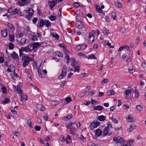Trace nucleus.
<instances>
[{
    "label": "nucleus",
    "instance_id": "57",
    "mask_svg": "<svg viewBox=\"0 0 146 146\" xmlns=\"http://www.w3.org/2000/svg\"><path fill=\"white\" fill-rule=\"evenodd\" d=\"M103 33L105 35H108L110 33L109 31L108 30H105L103 31Z\"/></svg>",
    "mask_w": 146,
    "mask_h": 146
},
{
    "label": "nucleus",
    "instance_id": "3",
    "mask_svg": "<svg viewBox=\"0 0 146 146\" xmlns=\"http://www.w3.org/2000/svg\"><path fill=\"white\" fill-rule=\"evenodd\" d=\"M100 123L97 121H94L90 124L91 129H93L94 128H96L100 125Z\"/></svg>",
    "mask_w": 146,
    "mask_h": 146
},
{
    "label": "nucleus",
    "instance_id": "41",
    "mask_svg": "<svg viewBox=\"0 0 146 146\" xmlns=\"http://www.w3.org/2000/svg\"><path fill=\"white\" fill-rule=\"evenodd\" d=\"M9 40L12 42L14 39V36L13 35H9Z\"/></svg>",
    "mask_w": 146,
    "mask_h": 146
},
{
    "label": "nucleus",
    "instance_id": "37",
    "mask_svg": "<svg viewBox=\"0 0 146 146\" xmlns=\"http://www.w3.org/2000/svg\"><path fill=\"white\" fill-rule=\"evenodd\" d=\"M55 53H56L58 54V57H60L61 58H63V55L62 53L60 52V51H57L56 52H55Z\"/></svg>",
    "mask_w": 146,
    "mask_h": 146
},
{
    "label": "nucleus",
    "instance_id": "61",
    "mask_svg": "<svg viewBox=\"0 0 146 146\" xmlns=\"http://www.w3.org/2000/svg\"><path fill=\"white\" fill-rule=\"evenodd\" d=\"M29 58V56H22V59L23 60H28V58Z\"/></svg>",
    "mask_w": 146,
    "mask_h": 146
},
{
    "label": "nucleus",
    "instance_id": "21",
    "mask_svg": "<svg viewBox=\"0 0 146 146\" xmlns=\"http://www.w3.org/2000/svg\"><path fill=\"white\" fill-rule=\"evenodd\" d=\"M73 116L72 114L69 115L67 116H65L63 118H64L63 119H64L65 121H68L70 119L72 118Z\"/></svg>",
    "mask_w": 146,
    "mask_h": 146
},
{
    "label": "nucleus",
    "instance_id": "10",
    "mask_svg": "<svg viewBox=\"0 0 146 146\" xmlns=\"http://www.w3.org/2000/svg\"><path fill=\"white\" fill-rule=\"evenodd\" d=\"M11 56L14 60H15L17 59L18 60L19 59L18 55L15 52H13V54L11 55Z\"/></svg>",
    "mask_w": 146,
    "mask_h": 146
},
{
    "label": "nucleus",
    "instance_id": "25",
    "mask_svg": "<svg viewBox=\"0 0 146 146\" xmlns=\"http://www.w3.org/2000/svg\"><path fill=\"white\" fill-rule=\"evenodd\" d=\"M45 25L47 28H48L49 27H51V23L50 22V21L49 20H46Z\"/></svg>",
    "mask_w": 146,
    "mask_h": 146
},
{
    "label": "nucleus",
    "instance_id": "62",
    "mask_svg": "<svg viewBox=\"0 0 146 146\" xmlns=\"http://www.w3.org/2000/svg\"><path fill=\"white\" fill-rule=\"evenodd\" d=\"M66 127L68 129H71L72 127V126L69 123V124L66 125Z\"/></svg>",
    "mask_w": 146,
    "mask_h": 146
},
{
    "label": "nucleus",
    "instance_id": "55",
    "mask_svg": "<svg viewBox=\"0 0 146 146\" xmlns=\"http://www.w3.org/2000/svg\"><path fill=\"white\" fill-rule=\"evenodd\" d=\"M9 67L11 68V70H12V71H15V68L13 65H10L9 66Z\"/></svg>",
    "mask_w": 146,
    "mask_h": 146
},
{
    "label": "nucleus",
    "instance_id": "19",
    "mask_svg": "<svg viewBox=\"0 0 146 146\" xmlns=\"http://www.w3.org/2000/svg\"><path fill=\"white\" fill-rule=\"evenodd\" d=\"M30 46L31 47L32 45L31 44L27 45L26 47H24L25 48V51L26 52H28V51L31 52L32 50L30 48Z\"/></svg>",
    "mask_w": 146,
    "mask_h": 146
},
{
    "label": "nucleus",
    "instance_id": "13",
    "mask_svg": "<svg viewBox=\"0 0 146 146\" xmlns=\"http://www.w3.org/2000/svg\"><path fill=\"white\" fill-rule=\"evenodd\" d=\"M109 126L106 127H105L103 130V132L105 134V136H106L108 134V133L109 132Z\"/></svg>",
    "mask_w": 146,
    "mask_h": 146
},
{
    "label": "nucleus",
    "instance_id": "38",
    "mask_svg": "<svg viewBox=\"0 0 146 146\" xmlns=\"http://www.w3.org/2000/svg\"><path fill=\"white\" fill-rule=\"evenodd\" d=\"M14 47V44L11 42H10L9 43V47L10 50H13Z\"/></svg>",
    "mask_w": 146,
    "mask_h": 146
},
{
    "label": "nucleus",
    "instance_id": "9",
    "mask_svg": "<svg viewBox=\"0 0 146 146\" xmlns=\"http://www.w3.org/2000/svg\"><path fill=\"white\" fill-rule=\"evenodd\" d=\"M72 63L71 64V66L73 67H75V66H78V62L76 60H75L74 58H72Z\"/></svg>",
    "mask_w": 146,
    "mask_h": 146
},
{
    "label": "nucleus",
    "instance_id": "46",
    "mask_svg": "<svg viewBox=\"0 0 146 146\" xmlns=\"http://www.w3.org/2000/svg\"><path fill=\"white\" fill-rule=\"evenodd\" d=\"M108 79L106 78L102 80L101 83L102 84H104L105 83H107L108 82Z\"/></svg>",
    "mask_w": 146,
    "mask_h": 146
},
{
    "label": "nucleus",
    "instance_id": "30",
    "mask_svg": "<svg viewBox=\"0 0 146 146\" xmlns=\"http://www.w3.org/2000/svg\"><path fill=\"white\" fill-rule=\"evenodd\" d=\"M135 98H137L139 97V91H138V90L136 89V87H135Z\"/></svg>",
    "mask_w": 146,
    "mask_h": 146
},
{
    "label": "nucleus",
    "instance_id": "45",
    "mask_svg": "<svg viewBox=\"0 0 146 146\" xmlns=\"http://www.w3.org/2000/svg\"><path fill=\"white\" fill-rule=\"evenodd\" d=\"M128 141L129 146H132L133 142L134 141V140L133 139H131L129 140Z\"/></svg>",
    "mask_w": 146,
    "mask_h": 146
},
{
    "label": "nucleus",
    "instance_id": "54",
    "mask_svg": "<svg viewBox=\"0 0 146 146\" xmlns=\"http://www.w3.org/2000/svg\"><path fill=\"white\" fill-rule=\"evenodd\" d=\"M58 45L59 47H61L62 48H63V49H64V47H65V46L64 43H62V44L59 43L58 44Z\"/></svg>",
    "mask_w": 146,
    "mask_h": 146
},
{
    "label": "nucleus",
    "instance_id": "51",
    "mask_svg": "<svg viewBox=\"0 0 146 146\" xmlns=\"http://www.w3.org/2000/svg\"><path fill=\"white\" fill-rule=\"evenodd\" d=\"M131 90H128L126 91L125 94L126 95L128 96L129 94L131 93Z\"/></svg>",
    "mask_w": 146,
    "mask_h": 146
},
{
    "label": "nucleus",
    "instance_id": "6",
    "mask_svg": "<svg viewBox=\"0 0 146 146\" xmlns=\"http://www.w3.org/2000/svg\"><path fill=\"white\" fill-rule=\"evenodd\" d=\"M102 132L100 129H97L95 131V134L96 135L94 136L95 137H94V138H97V136L100 137L102 135Z\"/></svg>",
    "mask_w": 146,
    "mask_h": 146
},
{
    "label": "nucleus",
    "instance_id": "5",
    "mask_svg": "<svg viewBox=\"0 0 146 146\" xmlns=\"http://www.w3.org/2000/svg\"><path fill=\"white\" fill-rule=\"evenodd\" d=\"M36 106L37 109L40 111H44L46 110L45 107L41 104H37Z\"/></svg>",
    "mask_w": 146,
    "mask_h": 146
},
{
    "label": "nucleus",
    "instance_id": "31",
    "mask_svg": "<svg viewBox=\"0 0 146 146\" xmlns=\"http://www.w3.org/2000/svg\"><path fill=\"white\" fill-rule=\"evenodd\" d=\"M52 36L55 38L56 39H58L59 38V36L55 32H53L52 33Z\"/></svg>",
    "mask_w": 146,
    "mask_h": 146
},
{
    "label": "nucleus",
    "instance_id": "35",
    "mask_svg": "<svg viewBox=\"0 0 146 146\" xmlns=\"http://www.w3.org/2000/svg\"><path fill=\"white\" fill-rule=\"evenodd\" d=\"M74 68V72H79V71L80 70V67L79 66H75V67H73Z\"/></svg>",
    "mask_w": 146,
    "mask_h": 146
},
{
    "label": "nucleus",
    "instance_id": "18",
    "mask_svg": "<svg viewBox=\"0 0 146 146\" xmlns=\"http://www.w3.org/2000/svg\"><path fill=\"white\" fill-rule=\"evenodd\" d=\"M114 3L115 6L119 8H121L122 7L121 2L116 1L114 2Z\"/></svg>",
    "mask_w": 146,
    "mask_h": 146
},
{
    "label": "nucleus",
    "instance_id": "60",
    "mask_svg": "<svg viewBox=\"0 0 146 146\" xmlns=\"http://www.w3.org/2000/svg\"><path fill=\"white\" fill-rule=\"evenodd\" d=\"M78 139H80V140L82 141H84V139H85V138H84L83 135H81L80 136V137H78Z\"/></svg>",
    "mask_w": 146,
    "mask_h": 146
},
{
    "label": "nucleus",
    "instance_id": "23",
    "mask_svg": "<svg viewBox=\"0 0 146 146\" xmlns=\"http://www.w3.org/2000/svg\"><path fill=\"white\" fill-rule=\"evenodd\" d=\"M86 58H87V57H86ZM87 58L88 59H97V58L93 54H92L91 55H88Z\"/></svg>",
    "mask_w": 146,
    "mask_h": 146
},
{
    "label": "nucleus",
    "instance_id": "49",
    "mask_svg": "<svg viewBox=\"0 0 146 146\" xmlns=\"http://www.w3.org/2000/svg\"><path fill=\"white\" fill-rule=\"evenodd\" d=\"M74 7H77L80 6V4L79 3L75 2L74 3Z\"/></svg>",
    "mask_w": 146,
    "mask_h": 146
},
{
    "label": "nucleus",
    "instance_id": "4",
    "mask_svg": "<svg viewBox=\"0 0 146 146\" xmlns=\"http://www.w3.org/2000/svg\"><path fill=\"white\" fill-rule=\"evenodd\" d=\"M113 140L117 143H124L123 138L119 136H118L117 137H114Z\"/></svg>",
    "mask_w": 146,
    "mask_h": 146
},
{
    "label": "nucleus",
    "instance_id": "7",
    "mask_svg": "<svg viewBox=\"0 0 146 146\" xmlns=\"http://www.w3.org/2000/svg\"><path fill=\"white\" fill-rule=\"evenodd\" d=\"M48 4L50 9H52L55 5L56 2L55 1V0H52L51 1H49Z\"/></svg>",
    "mask_w": 146,
    "mask_h": 146
},
{
    "label": "nucleus",
    "instance_id": "52",
    "mask_svg": "<svg viewBox=\"0 0 146 146\" xmlns=\"http://www.w3.org/2000/svg\"><path fill=\"white\" fill-rule=\"evenodd\" d=\"M18 12V10L17 9V8L15 9L13 12V14L14 15L16 14Z\"/></svg>",
    "mask_w": 146,
    "mask_h": 146
},
{
    "label": "nucleus",
    "instance_id": "14",
    "mask_svg": "<svg viewBox=\"0 0 146 146\" xmlns=\"http://www.w3.org/2000/svg\"><path fill=\"white\" fill-rule=\"evenodd\" d=\"M136 127L137 126L136 125L132 124L130 126V127L128 128L127 130L129 132H131L134 129H135Z\"/></svg>",
    "mask_w": 146,
    "mask_h": 146
},
{
    "label": "nucleus",
    "instance_id": "29",
    "mask_svg": "<svg viewBox=\"0 0 146 146\" xmlns=\"http://www.w3.org/2000/svg\"><path fill=\"white\" fill-rule=\"evenodd\" d=\"M70 131L72 135H76V133L75 131V128L74 127H72L71 129H70Z\"/></svg>",
    "mask_w": 146,
    "mask_h": 146
},
{
    "label": "nucleus",
    "instance_id": "48",
    "mask_svg": "<svg viewBox=\"0 0 146 146\" xmlns=\"http://www.w3.org/2000/svg\"><path fill=\"white\" fill-rule=\"evenodd\" d=\"M26 120L27 121V123L28 125H29L30 123H31V121L30 119H29V118L27 117L26 118Z\"/></svg>",
    "mask_w": 146,
    "mask_h": 146
},
{
    "label": "nucleus",
    "instance_id": "1",
    "mask_svg": "<svg viewBox=\"0 0 146 146\" xmlns=\"http://www.w3.org/2000/svg\"><path fill=\"white\" fill-rule=\"evenodd\" d=\"M30 8H29L25 10L23 13H24L23 15L21 14V16H25L29 20H31V16L30 15Z\"/></svg>",
    "mask_w": 146,
    "mask_h": 146
},
{
    "label": "nucleus",
    "instance_id": "27",
    "mask_svg": "<svg viewBox=\"0 0 146 146\" xmlns=\"http://www.w3.org/2000/svg\"><path fill=\"white\" fill-rule=\"evenodd\" d=\"M23 60L24 61L23 64V66L24 67H25L26 66L28 65L29 62V60Z\"/></svg>",
    "mask_w": 146,
    "mask_h": 146
},
{
    "label": "nucleus",
    "instance_id": "20",
    "mask_svg": "<svg viewBox=\"0 0 146 146\" xmlns=\"http://www.w3.org/2000/svg\"><path fill=\"white\" fill-rule=\"evenodd\" d=\"M2 35L4 37H6L7 35V30L6 29L2 30L1 31Z\"/></svg>",
    "mask_w": 146,
    "mask_h": 146
},
{
    "label": "nucleus",
    "instance_id": "50",
    "mask_svg": "<svg viewBox=\"0 0 146 146\" xmlns=\"http://www.w3.org/2000/svg\"><path fill=\"white\" fill-rule=\"evenodd\" d=\"M52 106H54L57 104V102L55 101H53L51 103Z\"/></svg>",
    "mask_w": 146,
    "mask_h": 146
},
{
    "label": "nucleus",
    "instance_id": "8",
    "mask_svg": "<svg viewBox=\"0 0 146 146\" xmlns=\"http://www.w3.org/2000/svg\"><path fill=\"white\" fill-rule=\"evenodd\" d=\"M89 38H90V40L89 41V43H92L94 41V37L92 33H91L90 32H89Z\"/></svg>",
    "mask_w": 146,
    "mask_h": 146
},
{
    "label": "nucleus",
    "instance_id": "32",
    "mask_svg": "<svg viewBox=\"0 0 146 146\" xmlns=\"http://www.w3.org/2000/svg\"><path fill=\"white\" fill-rule=\"evenodd\" d=\"M26 40L25 38H22L20 42V44L21 45H24L26 42Z\"/></svg>",
    "mask_w": 146,
    "mask_h": 146
},
{
    "label": "nucleus",
    "instance_id": "33",
    "mask_svg": "<svg viewBox=\"0 0 146 146\" xmlns=\"http://www.w3.org/2000/svg\"><path fill=\"white\" fill-rule=\"evenodd\" d=\"M56 16L52 15H50L49 18V19L52 21L55 20L56 19Z\"/></svg>",
    "mask_w": 146,
    "mask_h": 146
},
{
    "label": "nucleus",
    "instance_id": "17",
    "mask_svg": "<svg viewBox=\"0 0 146 146\" xmlns=\"http://www.w3.org/2000/svg\"><path fill=\"white\" fill-rule=\"evenodd\" d=\"M107 94L108 96H111L115 94V92L113 90H110L108 91L107 92Z\"/></svg>",
    "mask_w": 146,
    "mask_h": 146
},
{
    "label": "nucleus",
    "instance_id": "26",
    "mask_svg": "<svg viewBox=\"0 0 146 146\" xmlns=\"http://www.w3.org/2000/svg\"><path fill=\"white\" fill-rule=\"evenodd\" d=\"M10 101V100L9 98L7 97L4 100V101L2 103L3 104H5L9 102Z\"/></svg>",
    "mask_w": 146,
    "mask_h": 146
},
{
    "label": "nucleus",
    "instance_id": "15",
    "mask_svg": "<svg viewBox=\"0 0 146 146\" xmlns=\"http://www.w3.org/2000/svg\"><path fill=\"white\" fill-rule=\"evenodd\" d=\"M93 109L94 110H98L99 111H101L102 110L103 108V106H101L100 105L98 106L95 107L94 106H93Z\"/></svg>",
    "mask_w": 146,
    "mask_h": 146
},
{
    "label": "nucleus",
    "instance_id": "53",
    "mask_svg": "<svg viewBox=\"0 0 146 146\" xmlns=\"http://www.w3.org/2000/svg\"><path fill=\"white\" fill-rule=\"evenodd\" d=\"M140 39L139 38V37L138 36L136 39L135 42L137 44H138L140 42Z\"/></svg>",
    "mask_w": 146,
    "mask_h": 146
},
{
    "label": "nucleus",
    "instance_id": "42",
    "mask_svg": "<svg viewBox=\"0 0 146 146\" xmlns=\"http://www.w3.org/2000/svg\"><path fill=\"white\" fill-rule=\"evenodd\" d=\"M41 127L40 126L37 125L35 126L34 127V129L38 131H40L41 129Z\"/></svg>",
    "mask_w": 146,
    "mask_h": 146
},
{
    "label": "nucleus",
    "instance_id": "40",
    "mask_svg": "<svg viewBox=\"0 0 146 146\" xmlns=\"http://www.w3.org/2000/svg\"><path fill=\"white\" fill-rule=\"evenodd\" d=\"M1 90L2 91V92L3 94H5L7 92V88L5 86L1 88Z\"/></svg>",
    "mask_w": 146,
    "mask_h": 146
},
{
    "label": "nucleus",
    "instance_id": "34",
    "mask_svg": "<svg viewBox=\"0 0 146 146\" xmlns=\"http://www.w3.org/2000/svg\"><path fill=\"white\" fill-rule=\"evenodd\" d=\"M136 109L138 111H141L143 109V107L140 105H138L136 107Z\"/></svg>",
    "mask_w": 146,
    "mask_h": 146
},
{
    "label": "nucleus",
    "instance_id": "24",
    "mask_svg": "<svg viewBox=\"0 0 146 146\" xmlns=\"http://www.w3.org/2000/svg\"><path fill=\"white\" fill-rule=\"evenodd\" d=\"M111 17L113 18L114 20H115L117 18L116 13L115 11H113L111 13Z\"/></svg>",
    "mask_w": 146,
    "mask_h": 146
},
{
    "label": "nucleus",
    "instance_id": "2",
    "mask_svg": "<svg viewBox=\"0 0 146 146\" xmlns=\"http://www.w3.org/2000/svg\"><path fill=\"white\" fill-rule=\"evenodd\" d=\"M75 26L80 29H83L85 28L84 25L82 24V21L80 20H78L76 22Z\"/></svg>",
    "mask_w": 146,
    "mask_h": 146
},
{
    "label": "nucleus",
    "instance_id": "56",
    "mask_svg": "<svg viewBox=\"0 0 146 146\" xmlns=\"http://www.w3.org/2000/svg\"><path fill=\"white\" fill-rule=\"evenodd\" d=\"M11 112L14 114H17V111L15 110V109L14 108H13L11 110Z\"/></svg>",
    "mask_w": 146,
    "mask_h": 146
},
{
    "label": "nucleus",
    "instance_id": "47",
    "mask_svg": "<svg viewBox=\"0 0 146 146\" xmlns=\"http://www.w3.org/2000/svg\"><path fill=\"white\" fill-rule=\"evenodd\" d=\"M65 76L64 74H61L58 76V79H60L64 77Z\"/></svg>",
    "mask_w": 146,
    "mask_h": 146
},
{
    "label": "nucleus",
    "instance_id": "22",
    "mask_svg": "<svg viewBox=\"0 0 146 146\" xmlns=\"http://www.w3.org/2000/svg\"><path fill=\"white\" fill-rule=\"evenodd\" d=\"M97 119L100 121H103L105 120V118L103 115H101L98 116L97 117Z\"/></svg>",
    "mask_w": 146,
    "mask_h": 146
},
{
    "label": "nucleus",
    "instance_id": "44",
    "mask_svg": "<svg viewBox=\"0 0 146 146\" xmlns=\"http://www.w3.org/2000/svg\"><path fill=\"white\" fill-rule=\"evenodd\" d=\"M87 45L86 44H83L81 45V50H84L87 47Z\"/></svg>",
    "mask_w": 146,
    "mask_h": 146
},
{
    "label": "nucleus",
    "instance_id": "28",
    "mask_svg": "<svg viewBox=\"0 0 146 146\" xmlns=\"http://www.w3.org/2000/svg\"><path fill=\"white\" fill-rule=\"evenodd\" d=\"M7 26L8 28L11 30H15V28L14 27L13 25L11 23H8L7 24Z\"/></svg>",
    "mask_w": 146,
    "mask_h": 146
},
{
    "label": "nucleus",
    "instance_id": "64",
    "mask_svg": "<svg viewBox=\"0 0 146 146\" xmlns=\"http://www.w3.org/2000/svg\"><path fill=\"white\" fill-rule=\"evenodd\" d=\"M38 20V18L37 17L33 19V22L34 24H35Z\"/></svg>",
    "mask_w": 146,
    "mask_h": 146
},
{
    "label": "nucleus",
    "instance_id": "11",
    "mask_svg": "<svg viewBox=\"0 0 146 146\" xmlns=\"http://www.w3.org/2000/svg\"><path fill=\"white\" fill-rule=\"evenodd\" d=\"M128 117L126 119L127 121L128 122H134L135 121V119L134 118L132 117L129 115L127 116Z\"/></svg>",
    "mask_w": 146,
    "mask_h": 146
},
{
    "label": "nucleus",
    "instance_id": "39",
    "mask_svg": "<svg viewBox=\"0 0 146 146\" xmlns=\"http://www.w3.org/2000/svg\"><path fill=\"white\" fill-rule=\"evenodd\" d=\"M39 43L38 42H33V48H36L39 45Z\"/></svg>",
    "mask_w": 146,
    "mask_h": 146
},
{
    "label": "nucleus",
    "instance_id": "36",
    "mask_svg": "<svg viewBox=\"0 0 146 146\" xmlns=\"http://www.w3.org/2000/svg\"><path fill=\"white\" fill-rule=\"evenodd\" d=\"M96 10L99 13H101L103 11L100 7L99 5L96 6Z\"/></svg>",
    "mask_w": 146,
    "mask_h": 146
},
{
    "label": "nucleus",
    "instance_id": "58",
    "mask_svg": "<svg viewBox=\"0 0 146 146\" xmlns=\"http://www.w3.org/2000/svg\"><path fill=\"white\" fill-rule=\"evenodd\" d=\"M112 121L115 123H118V121L116 118H112Z\"/></svg>",
    "mask_w": 146,
    "mask_h": 146
},
{
    "label": "nucleus",
    "instance_id": "43",
    "mask_svg": "<svg viewBox=\"0 0 146 146\" xmlns=\"http://www.w3.org/2000/svg\"><path fill=\"white\" fill-rule=\"evenodd\" d=\"M65 99L67 103H70V102L72 101L71 98L70 97H67L65 98Z\"/></svg>",
    "mask_w": 146,
    "mask_h": 146
},
{
    "label": "nucleus",
    "instance_id": "12",
    "mask_svg": "<svg viewBox=\"0 0 146 146\" xmlns=\"http://www.w3.org/2000/svg\"><path fill=\"white\" fill-rule=\"evenodd\" d=\"M67 68L66 66L64 65L62 68V70L61 74H64L65 76H66L67 73Z\"/></svg>",
    "mask_w": 146,
    "mask_h": 146
},
{
    "label": "nucleus",
    "instance_id": "16",
    "mask_svg": "<svg viewBox=\"0 0 146 146\" xmlns=\"http://www.w3.org/2000/svg\"><path fill=\"white\" fill-rule=\"evenodd\" d=\"M45 24V20L44 21L43 19H41L39 23V27H42Z\"/></svg>",
    "mask_w": 146,
    "mask_h": 146
},
{
    "label": "nucleus",
    "instance_id": "63",
    "mask_svg": "<svg viewBox=\"0 0 146 146\" xmlns=\"http://www.w3.org/2000/svg\"><path fill=\"white\" fill-rule=\"evenodd\" d=\"M120 31L123 33H124L126 32V29L124 27H121L120 29Z\"/></svg>",
    "mask_w": 146,
    "mask_h": 146
},
{
    "label": "nucleus",
    "instance_id": "59",
    "mask_svg": "<svg viewBox=\"0 0 146 146\" xmlns=\"http://www.w3.org/2000/svg\"><path fill=\"white\" fill-rule=\"evenodd\" d=\"M91 102H92V104H95L96 103H97V104H98V102L97 101L95 100H94V99L92 100Z\"/></svg>",
    "mask_w": 146,
    "mask_h": 146
}]
</instances>
